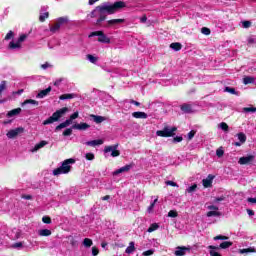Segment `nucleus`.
Segmentation results:
<instances>
[{
    "label": "nucleus",
    "instance_id": "5fc2aeb1",
    "mask_svg": "<svg viewBox=\"0 0 256 256\" xmlns=\"http://www.w3.org/2000/svg\"><path fill=\"white\" fill-rule=\"evenodd\" d=\"M7 87V83L5 81H2L0 84V93H3Z\"/></svg>",
    "mask_w": 256,
    "mask_h": 256
},
{
    "label": "nucleus",
    "instance_id": "e433bc0d",
    "mask_svg": "<svg viewBox=\"0 0 256 256\" xmlns=\"http://www.w3.org/2000/svg\"><path fill=\"white\" fill-rule=\"evenodd\" d=\"M83 245H84V247H91V245H93V240H91L89 238H85L83 240Z\"/></svg>",
    "mask_w": 256,
    "mask_h": 256
},
{
    "label": "nucleus",
    "instance_id": "5701e85b",
    "mask_svg": "<svg viewBox=\"0 0 256 256\" xmlns=\"http://www.w3.org/2000/svg\"><path fill=\"white\" fill-rule=\"evenodd\" d=\"M38 235L40 237H49L51 235V230L49 229H41L38 231Z\"/></svg>",
    "mask_w": 256,
    "mask_h": 256
},
{
    "label": "nucleus",
    "instance_id": "412c9836",
    "mask_svg": "<svg viewBox=\"0 0 256 256\" xmlns=\"http://www.w3.org/2000/svg\"><path fill=\"white\" fill-rule=\"evenodd\" d=\"M21 114V108H16L11 111H9L6 115V117H16V115Z\"/></svg>",
    "mask_w": 256,
    "mask_h": 256
},
{
    "label": "nucleus",
    "instance_id": "4468645a",
    "mask_svg": "<svg viewBox=\"0 0 256 256\" xmlns=\"http://www.w3.org/2000/svg\"><path fill=\"white\" fill-rule=\"evenodd\" d=\"M45 145H48V142L45 140H42L40 143H38L34 146V148L32 149V153L39 151V149H43V147H45Z\"/></svg>",
    "mask_w": 256,
    "mask_h": 256
},
{
    "label": "nucleus",
    "instance_id": "f8f14e48",
    "mask_svg": "<svg viewBox=\"0 0 256 256\" xmlns=\"http://www.w3.org/2000/svg\"><path fill=\"white\" fill-rule=\"evenodd\" d=\"M180 109L183 113H193V107L191 104L184 103L180 106Z\"/></svg>",
    "mask_w": 256,
    "mask_h": 256
},
{
    "label": "nucleus",
    "instance_id": "a878e982",
    "mask_svg": "<svg viewBox=\"0 0 256 256\" xmlns=\"http://www.w3.org/2000/svg\"><path fill=\"white\" fill-rule=\"evenodd\" d=\"M186 251H187L186 247H177V250L175 251V255L183 256V255H185Z\"/></svg>",
    "mask_w": 256,
    "mask_h": 256
},
{
    "label": "nucleus",
    "instance_id": "8fccbe9b",
    "mask_svg": "<svg viewBox=\"0 0 256 256\" xmlns=\"http://www.w3.org/2000/svg\"><path fill=\"white\" fill-rule=\"evenodd\" d=\"M225 91H226L227 93H231L232 95H236V94H237V92L235 91V88L226 87V88H225Z\"/></svg>",
    "mask_w": 256,
    "mask_h": 256
},
{
    "label": "nucleus",
    "instance_id": "9d476101",
    "mask_svg": "<svg viewBox=\"0 0 256 256\" xmlns=\"http://www.w3.org/2000/svg\"><path fill=\"white\" fill-rule=\"evenodd\" d=\"M89 127H91V126L87 123H80V124H74L72 126V129H77L78 131H87V129H89Z\"/></svg>",
    "mask_w": 256,
    "mask_h": 256
},
{
    "label": "nucleus",
    "instance_id": "39448f33",
    "mask_svg": "<svg viewBox=\"0 0 256 256\" xmlns=\"http://www.w3.org/2000/svg\"><path fill=\"white\" fill-rule=\"evenodd\" d=\"M117 147H119L118 144H116L114 146H106L104 149V152L111 153V157H119V155H121V152H119V150H117Z\"/></svg>",
    "mask_w": 256,
    "mask_h": 256
},
{
    "label": "nucleus",
    "instance_id": "aec40b11",
    "mask_svg": "<svg viewBox=\"0 0 256 256\" xmlns=\"http://www.w3.org/2000/svg\"><path fill=\"white\" fill-rule=\"evenodd\" d=\"M208 249H211V250H210V256H221V255L219 254V252H217V250L219 249V247L210 245V246H208Z\"/></svg>",
    "mask_w": 256,
    "mask_h": 256
},
{
    "label": "nucleus",
    "instance_id": "1a4fd4ad",
    "mask_svg": "<svg viewBox=\"0 0 256 256\" xmlns=\"http://www.w3.org/2000/svg\"><path fill=\"white\" fill-rule=\"evenodd\" d=\"M253 159H255V156H253V155L241 157L239 159L238 163H239V165H248V163H251V161H253Z\"/></svg>",
    "mask_w": 256,
    "mask_h": 256
},
{
    "label": "nucleus",
    "instance_id": "de8ad7c7",
    "mask_svg": "<svg viewBox=\"0 0 256 256\" xmlns=\"http://www.w3.org/2000/svg\"><path fill=\"white\" fill-rule=\"evenodd\" d=\"M220 128L222 131H229V125H227L225 122L220 123Z\"/></svg>",
    "mask_w": 256,
    "mask_h": 256
},
{
    "label": "nucleus",
    "instance_id": "0eeeda50",
    "mask_svg": "<svg viewBox=\"0 0 256 256\" xmlns=\"http://www.w3.org/2000/svg\"><path fill=\"white\" fill-rule=\"evenodd\" d=\"M213 179H215V176H213V174H209L206 179L202 180L203 187L205 188L212 187Z\"/></svg>",
    "mask_w": 256,
    "mask_h": 256
},
{
    "label": "nucleus",
    "instance_id": "f704fd0d",
    "mask_svg": "<svg viewBox=\"0 0 256 256\" xmlns=\"http://www.w3.org/2000/svg\"><path fill=\"white\" fill-rule=\"evenodd\" d=\"M39 105V102L33 99L25 100L22 105Z\"/></svg>",
    "mask_w": 256,
    "mask_h": 256
},
{
    "label": "nucleus",
    "instance_id": "ea45409f",
    "mask_svg": "<svg viewBox=\"0 0 256 256\" xmlns=\"http://www.w3.org/2000/svg\"><path fill=\"white\" fill-rule=\"evenodd\" d=\"M13 37H15V33L10 30L5 36V41H9V39H13Z\"/></svg>",
    "mask_w": 256,
    "mask_h": 256
},
{
    "label": "nucleus",
    "instance_id": "4be33fe9",
    "mask_svg": "<svg viewBox=\"0 0 256 256\" xmlns=\"http://www.w3.org/2000/svg\"><path fill=\"white\" fill-rule=\"evenodd\" d=\"M86 145H88L90 147H95L97 145H103V140L99 139V140L88 141V142H86Z\"/></svg>",
    "mask_w": 256,
    "mask_h": 256
},
{
    "label": "nucleus",
    "instance_id": "9b49d317",
    "mask_svg": "<svg viewBox=\"0 0 256 256\" xmlns=\"http://www.w3.org/2000/svg\"><path fill=\"white\" fill-rule=\"evenodd\" d=\"M120 23H125V19L108 20L106 27H115V25H120Z\"/></svg>",
    "mask_w": 256,
    "mask_h": 256
},
{
    "label": "nucleus",
    "instance_id": "6e6552de",
    "mask_svg": "<svg viewBox=\"0 0 256 256\" xmlns=\"http://www.w3.org/2000/svg\"><path fill=\"white\" fill-rule=\"evenodd\" d=\"M98 41H99V43H106V44L111 43V39L109 37H107V35H105V33H103V31L98 32Z\"/></svg>",
    "mask_w": 256,
    "mask_h": 256
},
{
    "label": "nucleus",
    "instance_id": "20e7f679",
    "mask_svg": "<svg viewBox=\"0 0 256 256\" xmlns=\"http://www.w3.org/2000/svg\"><path fill=\"white\" fill-rule=\"evenodd\" d=\"M175 131H177V127L170 128L169 126H166L163 130H158L156 135L158 137H173V135H175Z\"/></svg>",
    "mask_w": 256,
    "mask_h": 256
},
{
    "label": "nucleus",
    "instance_id": "473e14b6",
    "mask_svg": "<svg viewBox=\"0 0 256 256\" xmlns=\"http://www.w3.org/2000/svg\"><path fill=\"white\" fill-rule=\"evenodd\" d=\"M237 137H238L240 143H245V141H247V136L243 132L238 133Z\"/></svg>",
    "mask_w": 256,
    "mask_h": 256
},
{
    "label": "nucleus",
    "instance_id": "0e129e2a",
    "mask_svg": "<svg viewBox=\"0 0 256 256\" xmlns=\"http://www.w3.org/2000/svg\"><path fill=\"white\" fill-rule=\"evenodd\" d=\"M12 247L14 249H19V248L23 247V242L15 243V244L12 245Z\"/></svg>",
    "mask_w": 256,
    "mask_h": 256
},
{
    "label": "nucleus",
    "instance_id": "2eb2a0df",
    "mask_svg": "<svg viewBox=\"0 0 256 256\" xmlns=\"http://www.w3.org/2000/svg\"><path fill=\"white\" fill-rule=\"evenodd\" d=\"M77 97V94L71 93V94H62L59 96V99L61 101H65L67 99H75Z\"/></svg>",
    "mask_w": 256,
    "mask_h": 256
},
{
    "label": "nucleus",
    "instance_id": "09e8293b",
    "mask_svg": "<svg viewBox=\"0 0 256 256\" xmlns=\"http://www.w3.org/2000/svg\"><path fill=\"white\" fill-rule=\"evenodd\" d=\"M201 33H203V35H211V30L207 27H203Z\"/></svg>",
    "mask_w": 256,
    "mask_h": 256
},
{
    "label": "nucleus",
    "instance_id": "72a5a7b5",
    "mask_svg": "<svg viewBox=\"0 0 256 256\" xmlns=\"http://www.w3.org/2000/svg\"><path fill=\"white\" fill-rule=\"evenodd\" d=\"M157 229H159V224L153 223L148 228V233H153V231H157Z\"/></svg>",
    "mask_w": 256,
    "mask_h": 256
},
{
    "label": "nucleus",
    "instance_id": "bf43d9fd",
    "mask_svg": "<svg viewBox=\"0 0 256 256\" xmlns=\"http://www.w3.org/2000/svg\"><path fill=\"white\" fill-rule=\"evenodd\" d=\"M25 39H27V35L25 34H22L19 38H18V43H23V41H25Z\"/></svg>",
    "mask_w": 256,
    "mask_h": 256
},
{
    "label": "nucleus",
    "instance_id": "603ef678",
    "mask_svg": "<svg viewBox=\"0 0 256 256\" xmlns=\"http://www.w3.org/2000/svg\"><path fill=\"white\" fill-rule=\"evenodd\" d=\"M242 27L244 29H249V27H251V21H243L242 22Z\"/></svg>",
    "mask_w": 256,
    "mask_h": 256
},
{
    "label": "nucleus",
    "instance_id": "6ab92c4d",
    "mask_svg": "<svg viewBox=\"0 0 256 256\" xmlns=\"http://www.w3.org/2000/svg\"><path fill=\"white\" fill-rule=\"evenodd\" d=\"M56 23L59 25V27H63V25H67V23H69V18L60 17L57 19Z\"/></svg>",
    "mask_w": 256,
    "mask_h": 256
},
{
    "label": "nucleus",
    "instance_id": "ddd939ff",
    "mask_svg": "<svg viewBox=\"0 0 256 256\" xmlns=\"http://www.w3.org/2000/svg\"><path fill=\"white\" fill-rule=\"evenodd\" d=\"M49 93H51V86H49L45 90L40 91L36 97L37 99H43V97H47Z\"/></svg>",
    "mask_w": 256,
    "mask_h": 256
},
{
    "label": "nucleus",
    "instance_id": "4c0bfd02",
    "mask_svg": "<svg viewBox=\"0 0 256 256\" xmlns=\"http://www.w3.org/2000/svg\"><path fill=\"white\" fill-rule=\"evenodd\" d=\"M197 191V184H194L186 189V193H195Z\"/></svg>",
    "mask_w": 256,
    "mask_h": 256
},
{
    "label": "nucleus",
    "instance_id": "79ce46f5",
    "mask_svg": "<svg viewBox=\"0 0 256 256\" xmlns=\"http://www.w3.org/2000/svg\"><path fill=\"white\" fill-rule=\"evenodd\" d=\"M227 239H229V237L223 236V235H218V236H215V237H214V241H219V240L225 241V240H227Z\"/></svg>",
    "mask_w": 256,
    "mask_h": 256
},
{
    "label": "nucleus",
    "instance_id": "774afa93",
    "mask_svg": "<svg viewBox=\"0 0 256 256\" xmlns=\"http://www.w3.org/2000/svg\"><path fill=\"white\" fill-rule=\"evenodd\" d=\"M248 203H256V197L255 198H248Z\"/></svg>",
    "mask_w": 256,
    "mask_h": 256
},
{
    "label": "nucleus",
    "instance_id": "052dcab7",
    "mask_svg": "<svg viewBox=\"0 0 256 256\" xmlns=\"http://www.w3.org/2000/svg\"><path fill=\"white\" fill-rule=\"evenodd\" d=\"M195 130H192L188 133V140L191 141L195 137Z\"/></svg>",
    "mask_w": 256,
    "mask_h": 256
},
{
    "label": "nucleus",
    "instance_id": "f03ea898",
    "mask_svg": "<svg viewBox=\"0 0 256 256\" xmlns=\"http://www.w3.org/2000/svg\"><path fill=\"white\" fill-rule=\"evenodd\" d=\"M73 163H75V159H66L59 168L53 170V175L57 176L69 173L71 171V165H73Z\"/></svg>",
    "mask_w": 256,
    "mask_h": 256
},
{
    "label": "nucleus",
    "instance_id": "49530a36",
    "mask_svg": "<svg viewBox=\"0 0 256 256\" xmlns=\"http://www.w3.org/2000/svg\"><path fill=\"white\" fill-rule=\"evenodd\" d=\"M42 221H43V223H46V225H51V217H49V216H44L42 218Z\"/></svg>",
    "mask_w": 256,
    "mask_h": 256
},
{
    "label": "nucleus",
    "instance_id": "b1692460",
    "mask_svg": "<svg viewBox=\"0 0 256 256\" xmlns=\"http://www.w3.org/2000/svg\"><path fill=\"white\" fill-rule=\"evenodd\" d=\"M134 251H135V242H130L129 246L125 250V253H127V255H131V253H134Z\"/></svg>",
    "mask_w": 256,
    "mask_h": 256
},
{
    "label": "nucleus",
    "instance_id": "7ed1b4c3",
    "mask_svg": "<svg viewBox=\"0 0 256 256\" xmlns=\"http://www.w3.org/2000/svg\"><path fill=\"white\" fill-rule=\"evenodd\" d=\"M69 111L68 107H64L62 109L57 110L52 114L51 117H49L47 120L43 122V125H51V123H55L61 119Z\"/></svg>",
    "mask_w": 256,
    "mask_h": 256
},
{
    "label": "nucleus",
    "instance_id": "37998d69",
    "mask_svg": "<svg viewBox=\"0 0 256 256\" xmlns=\"http://www.w3.org/2000/svg\"><path fill=\"white\" fill-rule=\"evenodd\" d=\"M49 17V12H46L44 14H41L39 16V21H41L43 23V21H45L47 18Z\"/></svg>",
    "mask_w": 256,
    "mask_h": 256
},
{
    "label": "nucleus",
    "instance_id": "680f3d73",
    "mask_svg": "<svg viewBox=\"0 0 256 256\" xmlns=\"http://www.w3.org/2000/svg\"><path fill=\"white\" fill-rule=\"evenodd\" d=\"M166 185H170L171 187H179V185H177V183H175L174 181H171V180L166 181Z\"/></svg>",
    "mask_w": 256,
    "mask_h": 256
},
{
    "label": "nucleus",
    "instance_id": "f257e3e1",
    "mask_svg": "<svg viewBox=\"0 0 256 256\" xmlns=\"http://www.w3.org/2000/svg\"><path fill=\"white\" fill-rule=\"evenodd\" d=\"M124 7H127V5L123 1L115 2L112 5L102 4L100 6H97L90 13V17H91V19H95V17H99L97 19L95 25H101V22L105 21V19H107V16L105 15V13H108V15H113V13H117V11L124 9Z\"/></svg>",
    "mask_w": 256,
    "mask_h": 256
},
{
    "label": "nucleus",
    "instance_id": "a19ab883",
    "mask_svg": "<svg viewBox=\"0 0 256 256\" xmlns=\"http://www.w3.org/2000/svg\"><path fill=\"white\" fill-rule=\"evenodd\" d=\"M79 117V112H74L68 121H70V124L73 123L74 119H77Z\"/></svg>",
    "mask_w": 256,
    "mask_h": 256
},
{
    "label": "nucleus",
    "instance_id": "7c9ffc66",
    "mask_svg": "<svg viewBox=\"0 0 256 256\" xmlns=\"http://www.w3.org/2000/svg\"><path fill=\"white\" fill-rule=\"evenodd\" d=\"M233 245V242L225 241L222 242L219 246L220 249H229Z\"/></svg>",
    "mask_w": 256,
    "mask_h": 256
},
{
    "label": "nucleus",
    "instance_id": "a211bd4d",
    "mask_svg": "<svg viewBox=\"0 0 256 256\" xmlns=\"http://www.w3.org/2000/svg\"><path fill=\"white\" fill-rule=\"evenodd\" d=\"M71 125V120H66L59 124L56 128L55 131H61V129H65V127H69Z\"/></svg>",
    "mask_w": 256,
    "mask_h": 256
},
{
    "label": "nucleus",
    "instance_id": "393cba45",
    "mask_svg": "<svg viewBox=\"0 0 256 256\" xmlns=\"http://www.w3.org/2000/svg\"><path fill=\"white\" fill-rule=\"evenodd\" d=\"M183 45L179 42H174L170 44V49H173V51H181Z\"/></svg>",
    "mask_w": 256,
    "mask_h": 256
},
{
    "label": "nucleus",
    "instance_id": "338daca9",
    "mask_svg": "<svg viewBox=\"0 0 256 256\" xmlns=\"http://www.w3.org/2000/svg\"><path fill=\"white\" fill-rule=\"evenodd\" d=\"M153 209H155V203H152V204L148 207V209H147L148 213H153Z\"/></svg>",
    "mask_w": 256,
    "mask_h": 256
},
{
    "label": "nucleus",
    "instance_id": "e2e57ef3",
    "mask_svg": "<svg viewBox=\"0 0 256 256\" xmlns=\"http://www.w3.org/2000/svg\"><path fill=\"white\" fill-rule=\"evenodd\" d=\"M248 43H249V45H253V44H255V43H256V39H255V37L250 36V37L248 38Z\"/></svg>",
    "mask_w": 256,
    "mask_h": 256
},
{
    "label": "nucleus",
    "instance_id": "2f4dec72",
    "mask_svg": "<svg viewBox=\"0 0 256 256\" xmlns=\"http://www.w3.org/2000/svg\"><path fill=\"white\" fill-rule=\"evenodd\" d=\"M243 113H256V108L253 106L250 107H244L242 109Z\"/></svg>",
    "mask_w": 256,
    "mask_h": 256
},
{
    "label": "nucleus",
    "instance_id": "c9c22d12",
    "mask_svg": "<svg viewBox=\"0 0 256 256\" xmlns=\"http://www.w3.org/2000/svg\"><path fill=\"white\" fill-rule=\"evenodd\" d=\"M59 29H61V26H59L57 22L53 26L50 27L51 33H57L59 31Z\"/></svg>",
    "mask_w": 256,
    "mask_h": 256
},
{
    "label": "nucleus",
    "instance_id": "c756f323",
    "mask_svg": "<svg viewBox=\"0 0 256 256\" xmlns=\"http://www.w3.org/2000/svg\"><path fill=\"white\" fill-rule=\"evenodd\" d=\"M129 169H131V166L127 165V166H124L118 170H116L114 172V175H119V173H125L126 171H129Z\"/></svg>",
    "mask_w": 256,
    "mask_h": 256
},
{
    "label": "nucleus",
    "instance_id": "58836bf2",
    "mask_svg": "<svg viewBox=\"0 0 256 256\" xmlns=\"http://www.w3.org/2000/svg\"><path fill=\"white\" fill-rule=\"evenodd\" d=\"M239 253H255V248L240 249Z\"/></svg>",
    "mask_w": 256,
    "mask_h": 256
},
{
    "label": "nucleus",
    "instance_id": "cd10ccee",
    "mask_svg": "<svg viewBox=\"0 0 256 256\" xmlns=\"http://www.w3.org/2000/svg\"><path fill=\"white\" fill-rule=\"evenodd\" d=\"M244 85H249L250 83H255V78L251 76H246L243 78Z\"/></svg>",
    "mask_w": 256,
    "mask_h": 256
},
{
    "label": "nucleus",
    "instance_id": "dca6fc26",
    "mask_svg": "<svg viewBox=\"0 0 256 256\" xmlns=\"http://www.w3.org/2000/svg\"><path fill=\"white\" fill-rule=\"evenodd\" d=\"M132 117L135 119H147V113L145 112H133Z\"/></svg>",
    "mask_w": 256,
    "mask_h": 256
},
{
    "label": "nucleus",
    "instance_id": "864d4df0",
    "mask_svg": "<svg viewBox=\"0 0 256 256\" xmlns=\"http://www.w3.org/2000/svg\"><path fill=\"white\" fill-rule=\"evenodd\" d=\"M73 133V129L68 128L63 132L64 137H69Z\"/></svg>",
    "mask_w": 256,
    "mask_h": 256
},
{
    "label": "nucleus",
    "instance_id": "423d86ee",
    "mask_svg": "<svg viewBox=\"0 0 256 256\" xmlns=\"http://www.w3.org/2000/svg\"><path fill=\"white\" fill-rule=\"evenodd\" d=\"M23 131H25V129L23 127H18L16 129L8 131V133L6 135H7L8 139H15V137H17V135H19V133H23Z\"/></svg>",
    "mask_w": 256,
    "mask_h": 256
},
{
    "label": "nucleus",
    "instance_id": "f3484780",
    "mask_svg": "<svg viewBox=\"0 0 256 256\" xmlns=\"http://www.w3.org/2000/svg\"><path fill=\"white\" fill-rule=\"evenodd\" d=\"M90 117L93 119L94 123H103V121H107V118L103 116H97V115H90Z\"/></svg>",
    "mask_w": 256,
    "mask_h": 256
},
{
    "label": "nucleus",
    "instance_id": "4d7b16f0",
    "mask_svg": "<svg viewBox=\"0 0 256 256\" xmlns=\"http://www.w3.org/2000/svg\"><path fill=\"white\" fill-rule=\"evenodd\" d=\"M224 154H225V151H223V149L219 148L216 150L217 157H223Z\"/></svg>",
    "mask_w": 256,
    "mask_h": 256
},
{
    "label": "nucleus",
    "instance_id": "bb28decb",
    "mask_svg": "<svg viewBox=\"0 0 256 256\" xmlns=\"http://www.w3.org/2000/svg\"><path fill=\"white\" fill-rule=\"evenodd\" d=\"M8 49H21V43L11 41L8 45Z\"/></svg>",
    "mask_w": 256,
    "mask_h": 256
},
{
    "label": "nucleus",
    "instance_id": "6e6d98bb",
    "mask_svg": "<svg viewBox=\"0 0 256 256\" xmlns=\"http://www.w3.org/2000/svg\"><path fill=\"white\" fill-rule=\"evenodd\" d=\"M92 255L93 256H98L99 255V248H97L96 246L92 247Z\"/></svg>",
    "mask_w": 256,
    "mask_h": 256
},
{
    "label": "nucleus",
    "instance_id": "c03bdc74",
    "mask_svg": "<svg viewBox=\"0 0 256 256\" xmlns=\"http://www.w3.org/2000/svg\"><path fill=\"white\" fill-rule=\"evenodd\" d=\"M87 59L90 61V63H97V57H95L91 54L87 55Z\"/></svg>",
    "mask_w": 256,
    "mask_h": 256
},
{
    "label": "nucleus",
    "instance_id": "c85d7f7f",
    "mask_svg": "<svg viewBox=\"0 0 256 256\" xmlns=\"http://www.w3.org/2000/svg\"><path fill=\"white\" fill-rule=\"evenodd\" d=\"M207 217H221V212L217 210L209 211L206 214Z\"/></svg>",
    "mask_w": 256,
    "mask_h": 256
},
{
    "label": "nucleus",
    "instance_id": "3c124183",
    "mask_svg": "<svg viewBox=\"0 0 256 256\" xmlns=\"http://www.w3.org/2000/svg\"><path fill=\"white\" fill-rule=\"evenodd\" d=\"M153 253H155V250L150 249V250L144 251V252L142 253V255H143V256H151V255H153Z\"/></svg>",
    "mask_w": 256,
    "mask_h": 256
},
{
    "label": "nucleus",
    "instance_id": "13d9d810",
    "mask_svg": "<svg viewBox=\"0 0 256 256\" xmlns=\"http://www.w3.org/2000/svg\"><path fill=\"white\" fill-rule=\"evenodd\" d=\"M86 159H87L88 161H93V159H95V154H93V153H87V154H86Z\"/></svg>",
    "mask_w": 256,
    "mask_h": 256
},
{
    "label": "nucleus",
    "instance_id": "69168bd1",
    "mask_svg": "<svg viewBox=\"0 0 256 256\" xmlns=\"http://www.w3.org/2000/svg\"><path fill=\"white\" fill-rule=\"evenodd\" d=\"M207 209H209L210 211H219V207L215 205H210L207 207Z\"/></svg>",
    "mask_w": 256,
    "mask_h": 256
},
{
    "label": "nucleus",
    "instance_id": "a18cd8bd",
    "mask_svg": "<svg viewBox=\"0 0 256 256\" xmlns=\"http://www.w3.org/2000/svg\"><path fill=\"white\" fill-rule=\"evenodd\" d=\"M178 213H177V211H175V210H170L169 212H168V217H172V218H175V217H178Z\"/></svg>",
    "mask_w": 256,
    "mask_h": 256
}]
</instances>
